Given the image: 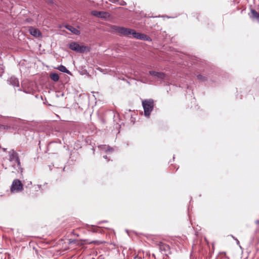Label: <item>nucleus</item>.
I'll use <instances>...</instances> for the list:
<instances>
[{"mask_svg":"<svg viewBox=\"0 0 259 259\" xmlns=\"http://www.w3.org/2000/svg\"><path fill=\"white\" fill-rule=\"evenodd\" d=\"M149 74L152 76L153 77H154L157 78L159 79H164L165 77V74L160 72H157L155 71H150Z\"/></svg>","mask_w":259,"mask_h":259,"instance_id":"obj_9","label":"nucleus"},{"mask_svg":"<svg viewBox=\"0 0 259 259\" xmlns=\"http://www.w3.org/2000/svg\"><path fill=\"white\" fill-rule=\"evenodd\" d=\"M69 48L71 50L78 53H83L84 52H89L90 48L84 46H80L78 44L75 42H72L69 44Z\"/></svg>","mask_w":259,"mask_h":259,"instance_id":"obj_3","label":"nucleus"},{"mask_svg":"<svg viewBox=\"0 0 259 259\" xmlns=\"http://www.w3.org/2000/svg\"><path fill=\"white\" fill-rule=\"evenodd\" d=\"M23 190V184L18 179L14 180L11 187V191L12 193H18L21 192Z\"/></svg>","mask_w":259,"mask_h":259,"instance_id":"obj_4","label":"nucleus"},{"mask_svg":"<svg viewBox=\"0 0 259 259\" xmlns=\"http://www.w3.org/2000/svg\"><path fill=\"white\" fill-rule=\"evenodd\" d=\"M249 17L253 20L256 19L259 22V14L256 12V10L251 9L250 10V13L249 14Z\"/></svg>","mask_w":259,"mask_h":259,"instance_id":"obj_10","label":"nucleus"},{"mask_svg":"<svg viewBox=\"0 0 259 259\" xmlns=\"http://www.w3.org/2000/svg\"><path fill=\"white\" fill-rule=\"evenodd\" d=\"M232 237L236 240V241L237 242V244H239L240 243H239V240L237 238H236L234 237H233V236H232Z\"/></svg>","mask_w":259,"mask_h":259,"instance_id":"obj_22","label":"nucleus"},{"mask_svg":"<svg viewBox=\"0 0 259 259\" xmlns=\"http://www.w3.org/2000/svg\"><path fill=\"white\" fill-rule=\"evenodd\" d=\"M197 77L198 80H201V81H205L206 80V77L203 76L202 74H198L197 76Z\"/></svg>","mask_w":259,"mask_h":259,"instance_id":"obj_17","label":"nucleus"},{"mask_svg":"<svg viewBox=\"0 0 259 259\" xmlns=\"http://www.w3.org/2000/svg\"><path fill=\"white\" fill-rule=\"evenodd\" d=\"M9 160L11 162L16 163L19 167L20 166V161L18 157V154L14 150H12L9 152Z\"/></svg>","mask_w":259,"mask_h":259,"instance_id":"obj_5","label":"nucleus"},{"mask_svg":"<svg viewBox=\"0 0 259 259\" xmlns=\"http://www.w3.org/2000/svg\"><path fill=\"white\" fill-rule=\"evenodd\" d=\"M10 128V126L0 124V130H7Z\"/></svg>","mask_w":259,"mask_h":259,"instance_id":"obj_16","label":"nucleus"},{"mask_svg":"<svg viewBox=\"0 0 259 259\" xmlns=\"http://www.w3.org/2000/svg\"><path fill=\"white\" fill-rule=\"evenodd\" d=\"M8 81L10 84H12L14 87H19V81L18 79L15 77L12 76L8 80Z\"/></svg>","mask_w":259,"mask_h":259,"instance_id":"obj_12","label":"nucleus"},{"mask_svg":"<svg viewBox=\"0 0 259 259\" xmlns=\"http://www.w3.org/2000/svg\"><path fill=\"white\" fill-rule=\"evenodd\" d=\"M91 14L94 16L104 19H106L110 16L108 12L104 11H92Z\"/></svg>","mask_w":259,"mask_h":259,"instance_id":"obj_6","label":"nucleus"},{"mask_svg":"<svg viewBox=\"0 0 259 259\" xmlns=\"http://www.w3.org/2000/svg\"><path fill=\"white\" fill-rule=\"evenodd\" d=\"M50 78L55 82H57L59 79V75L56 73H52L50 75Z\"/></svg>","mask_w":259,"mask_h":259,"instance_id":"obj_14","label":"nucleus"},{"mask_svg":"<svg viewBox=\"0 0 259 259\" xmlns=\"http://www.w3.org/2000/svg\"><path fill=\"white\" fill-rule=\"evenodd\" d=\"M65 28L75 35H79L80 33V31L79 30H78L77 29L75 28L71 25H67L65 26Z\"/></svg>","mask_w":259,"mask_h":259,"instance_id":"obj_11","label":"nucleus"},{"mask_svg":"<svg viewBox=\"0 0 259 259\" xmlns=\"http://www.w3.org/2000/svg\"><path fill=\"white\" fill-rule=\"evenodd\" d=\"M134 259H144V258L142 257L141 256H139L138 255H137V256H135L134 257Z\"/></svg>","mask_w":259,"mask_h":259,"instance_id":"obj_20","label":"nucleus"},{"mask_svg":"<svg viewBox=\"0 0 259 259\" xmlns=\"http://www.w3.org/2000/svg\"><path fill=\"white\" fill-rule=\"evenodd\" d=\"M142 103L144 115L148 117L154 109V101L151 99H146L142 101Z\"/></svg>","mask_w":259,"mask_h":259,"instance_id":"obj_2","label":"nucleus"},{"mask_svg":"<svg viewBox=\"0 0 259 259\" xmlns=\"http://www.w3.org/2000/svg\"><path fill=\"white\" fill-rule=\"evenodd\" d=\"M57 69L61 72L66 73L69 74H71L70 72L66 68V67L62 65L59 66Z\"/></svg>","mask_w":259,"mask_h":259,"instance_id":"obj_13","label":"nucleus"},{"mask_svg":"<svg viewBox=\"0 0 259 259\" xmlns=\"http://www.w3.org/2000/svg\"><path fill=\"white\" fill-rule=\"evenodd\" d=\"M114 30L116 31V32L125 36H129L130 35H132L134 38L140 40L147 41L152 40L151 38L148 35L142 33L136 32L134 29H130L124 27L115 26Z\"/></svg>","mask_w":259,"mask_h":259,"instance_id":"obj_1","label":"nucleus"},{"mask_svg":"<svg viewBox=\"0 0 259 259\" xmlns=\"http://www.w3.org/2000/svg\"><path fill=\"white\" fill-rule=\"evenodd\" d=\"M103 157H104V158L106 159L108 161H109V159H108V157H107V156H103Z\"/></svg>","mask_w":259,"mask_h":259,"instance_id":"obj_23","label":"nucleus"},{"mask_svg":"<svg viewBox=\"0 0 259 259\" xmlns=\"http://www.w3.org/2000/svg\"><path fill=\"white\" fill-rule=\"evenodd\" d=\"M29 32L31 35L35 37H38L41 35L40 31L38 29L32 27H29Z\"/></svg>","mask_w":259,"mask_h":259,"instance_id":"obj_8","label":"nucleus"},{"mask_svg":"<svg viewBox=\"0 0 259 259\" xmlns=\"http://www.w3.org/2000/svg\"><path fill=\"white\" fill-rule=\"evenodd\" d=\"M256 223L257 224H258V223H259V221H257L256 222Z\"/></svg>","mask_w":259,"mask_h":259,"instance_id":"obj_24","label":"nucleus"},{"mask_svg":"<svg viewBox=\"0 0 259 259\" xmlns=\"http://www.w3.org/2000/svg\"><path fill=\"white\" fill-rule=\"evenodd\" d=\"M99 147L105 151H112V148H110L109 146H107L106 145H100Z\"/></svg>","mask_w":259,"mask_h":259,"instance_id":"obj_15","label":"nucleus"},{"mask_svg":"<svg viewBox=\"0 0 259 259\" xmlns=\"http://www.w3.org/2000/svg\"><path fill=\"white\" fill-rule=\"evenodd\" d=\"M103 243V241H98V240H95V241H93L92 242H90V243H94V244H96V245H99V244H101Z\"/></svg>","mask_w":259,"mask_h":259,"instance_id":"obj_18","label":"nucleus"},{"mask_svg":"<svg viewBox=\"0 0 259 259\" xmlns=\"http://www.w3.org/2000/svg\"><path fill=\"white\" fill-rule=\"evenodd\" d=\"M159 251L162 254L167 255L169 250V247L167 244L160 242L158 244Z\"/></svg>","mask_w":259,"mask_h":259,"instance_id":"obj_7","label":"nucleus"},{"mask_svg":"<svg viewBox=\"0 0 259 259\" xmlns=\"http://www.w3.org/2000/svg\"><path fill=\"white\" fill-rule=\"evenodd\" d=\"M92 229L91 230L92 231L94 232H96L97 231V228H95L94 226H92Z\"/></svg>","mask_w":259,"mask_h":259,"instance_id":"obj_19","label":"nucleus"},{"mask_svg":"<svg viewBox=\"0 0 259 259\" xmlns=\"http://www.w3.org/2000/svg\"><path fill=\"white\" fill-rule=\"evenodd\" d=\"M31 185V181H28L27 184L26 185V187H29L30 185Z\"/></svg>","mask_w":259,"mask_h":259,"instance_id":"obj_21","label":"nucleus"}]
</instances>
